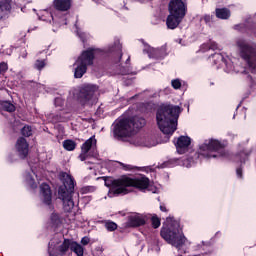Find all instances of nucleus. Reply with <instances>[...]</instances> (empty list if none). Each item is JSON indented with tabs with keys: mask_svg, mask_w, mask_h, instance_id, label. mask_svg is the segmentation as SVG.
<instances>
[{
	"mask_svg": "<svg viewBox=\"0 0 256 256\" xmlns=\"http://www.w3.org/2000/svg\"><path fill=\"white\" fill-rule=\"evenodd\" d=\"M73 247V240L69 238H64L63 242L61 245L58 246L57 251L59 252L60 255H66L67 251H71Z\"/></svg>",
	"mask_w": 256,
	"mask_h": 256,
	"instance_id": "21",
	"label": "nucleus"
},
{
	"mask_svg": "<svg viewBox=\"0 0 256 256\" xmlns=\"http://www.w3.org/2000/svg\"><path fill=\"white\" fill-rule=\"evenodd\" d=\"M63 148L66 151H75L77 149V142L71 139H67L63 141Z\"/></svg>",
	"mask_w": 256,
	"mask_h": 256,
	"instance_id": "25",
	"label": "nucleus"
},
{
	"mask_svg": "<svg viewBox=\"0 0 256 256\" xmlns=\"http://www.w3.org/2000/svg\"><path fill=\"white\" fill-rule=\"evenodd\" d=\"M148 55L151 59H165V56L167 55V48H152L149 50Z\"/></svg>",
	"mask_w": 256,
	"mask_h": 256,
	"instance_id": "18",
	"label": "nucleus"
},
{
	"mask_svg": "<svg viewBox=\"0 0 256 256\" xmlns=\"http://www.w3.org/2000/svg\"><path fill=\"white\" fill-rule=\"evenodd\" d=\"M90 242H91V238L90 237L84 236L81 239V244L84 245V246H87V244L90 243Z\"/></svg>",
	"mask_w": 256,
	"mask_h": 256,
	"instance_id": "40",
	"label": "nucleus"
},
{
	"mask_svg": "<svg viewBox=\"0 0 256 256\" xmlns=\"http://www.w3.org/2000/svg\"><path fill=\"white\" fill-rule=\"evenodd\" d=\"M215 15L217 19H225V8H216Z\"/></svg>",
	"mask_w": 256,
	"mask_h": 256,
	"instance_id": "32",
	"label": "nucleus"
},
{
	"mask_svg": "<svg viewBox=\"0 0 256 256\" xmlns=\"http://www.w3.org/2000/svg\"><path fill=\"white\" fill-rule=\"evenodd\" d=\"M236 175L238 179H243V168L241 167L236 168Z\"/></svg>",
	"mask_w": 256,
	"mask_h": 256,
	"instance_id": "38",
	"label": "nucleus"
},
{
	"mask_svg": "<svg viewBox=\"0 0 256 256\" xmlns=\"http://www.w3.org/2000/svg\"><path fill=\"white\" fill-rule=\"evenodd\" d=\"M2 108L4 111H7V113H15V105L9 101H5L2 103Z\"/></svg>",
	"mask_w": 256,
	"mask_h": 256,
	"instance_id": "29",
	"label": "nucleus"
},
{
	"mask_svg": "<svg viewBox=\"0 0 256 256\" xmlns=\"http://www.w3.org/2000/svg\"><path fill=\"white\" fill-rule=\"evenodd\" d=\"M53 8L56 11H60L61 13H65L71 9L73 5V0H53Z\"/></svg>",
	"mask_w": 256,
	"mask_h": 256,
	"instance_id": "17",
	"label": "nucleus"
},
{
	"mask_svg": "<svg viewBox=\"0 0 256 256\" xmlns=\"http://www.w3.org/2000/svg\"><path fill=\"white\" fill-rule=\"evenodd\" d=\"M200 51H201V53H207V51H211L209 42L202 44L200 46Z\"/></svg>",
	"mask_w": 256,
	"mask_h": 256,
	"instance_id": "35",
	"label": "nucleus"
},
{
	"mask_svg": "<svg viewBox=\"0 0 256 256\" xmlns=\"http://www.w3.org/2000/svg\"><path fill=\"white\" fill-rule=\"evenodd\" d=\"M101 51L102 50L99 48L90 47L82 51L80 57H78L76 61L82 63V65H86V67H91L95 61V55H97V53H101Z\"/></svg>",
	"mask_w": 256,
	"mask_h": 256,
	"instance_id": "10",
	"label": "nucleus"
},
{
	"mask_svg": "<svg viewBox=\"0 0 256 256\" xmlns=\"http://www.w3.org/2000/svg\"><path fill=\"white\" fill-rule=\"evenodd\" d=\"M71 251L75 253V255L77 256L85 255V248L81 244H79L77 241L72 242Z\"/></svg>",
	"mask_w": 256,
	"mask_h": 256,
	"instance_id": "23",
	"label": "nucleus"
},
{
	"mask_svg": "<svg viewBox=\"0 0 256 256\" xmlns=\"http://www.w3.org/2000/svg\"><path fill=\"white\" fill-rule=\"evenodd\" d=\"M16 151L18 152L20 159H27V155H29V143L25 137H19L17 139Z\"/></svg>",
	"mask_w": 256,
	"mask_h": 256,
	"instance_id": "16",
	"label": "nucleus"
},
{
	"mask_svg": "<svg viewBox=\"0 0 256 256\" xmlns=\"http://www.w3.org/2000/svg\"><path fill=\"white\" fill-rule=\"evenodd\" d=\"M150 216L145 214H135L128 216V221L126 223L127 227H143L149 221Z\"/></svg>",
	"mask_w": 256,
	"mask_h": 256,
	"instance_id": "11",
	"label": "nucleus"
},
{
	"mask_svg": "<svg viewBox=\"0 0 256 256\" xmlns=\"http://www.w3.org/2000/svg\"><path fill=\"white\" fill-rule=\"evenodd\" d=\"M209 59H212L214 65H221V63H224L225 56H223V53H217L215 52L211 56H209Z\"/></svg>",
	"mask_w": 256,
	"mask_h": 256,
	"instance_id": "24",
	"label": "nucleus"
},
{
	"mask_svg": "<svg viewBox=\"0 0 256 256\" xmlns=\"http://www.w3.org/2000/svg\"><path fill=\"white\" fill-rule=\"evenodd\" d=\"M162 167H166V166H165V164H163V166H162Z\"/></svg>",
	"mask_w": 256,
	"mask_h": 256,
	"instance_id": "50",
	"label": "nucleus"
},
{
	"mask_svg": "<svg viewBox=\"0 0 256 256\" xmlns=\"http://www.w3.org/2000/svg\"><path fill=\"white\" fill-rule=\"evenodd\" d=\"M74 78L81 79L85 73H87V67L85 64H82L79 61H75L74 63Z\"/></svg>",
	"mask_w": 256,
	"mask_h": 256,
	"instance_id": "19",
	"label": "nucleus"
},
{
	"mask_svg": "<svg viewBox=\"0 0 256 256\" xmlns=\"http://www.w3.org/2000/svg\"><path fill=\"white\" fill-rule=\"evenodd\" d=\"M224 147L221 141L211 138L200 145V155L206 159H221L225 155Z\"/></svg>",
	"mask_w": 256,
	"mask_h": 256,
	"instance_id": "6",
	"label": "nucleus"
},
{
	"mask_svg": "<svg viewBox=\"0 0 256 256\" xmlns=\"http://www.w3.org/2000/svg\"><path fill=\"white\" fill-rule=\"evenodd\" d=\"M9 71V65L6 62L0 63V75H5Z\"/></svg>",
	"mask_w": 256,
	"mask_h": 256,
	"instance_id": "33",
	"label": "nucleus"
},
{
	"mask_svg": "<svg viewBox=\"0 0 256 256\" xmlns=\"http://www.w3.org/2000/svg\"><path fill=\"white\" fill-rule=\"evenodd\" d=\"M162 167H166V166H165V164H163V166H162Z\"/></svg>",
	"mask_w": 256,
	"mask_h": 256,
	"instance_id": "51",
	"label": "nucleus"
},
{
	"mask_svg": "<svg viewBox=\"0 0 256 256\" xmlns=\"http://www.w3.org/2000/svg\"><path fill=\"white\" fill-rule=\"evenodd\" d=\"M168 11L170 15L184 19L187 15V4L183 0H171L168 4Z\"/></svg>",
	"mask_w": 256,
	"mask_h": 256,
	"instance_id": "9",
	"label": "nucleus"
},
{
	"mask_svg": "<svg viewBox=\"0 0 256 256\" xmlns=\"http://www.w3.org/2000/svg\"><path fill=\"white\" fill-rule=\"evenodd\" d=\"M82 39V43H85V41H87L83 36H81Z\"/></svg>",
	"mask_w": 256,
	"mask_h": 256,
	"instance_id": "46",
	"label": "nucleus"
},
{
	"mask_svg": "<svg viewBox=\"0 0 256 256\" xmlns=\"http://www.w3.org/2000/svg\"><path fill=\"white\" fill-rule=\"evenodd\" d=\"M20 3H29V0H19Z\"/></svg>",
	"mask_w": 256,
	"mask_h": 256,
	"instance_id": "45",
	"label": "nucleus"
},
{
	"mask_svg": "<svg viewBox=\"0 0 256 256\" xmlns=\"http://www.w3.org/2000/svg\"><path fill=\"white\" fill-rule=\"evenodd\" d=\"M22 137H31L33 136V127L29 125H24V127L20 131Z\"/></svg>",
	"mask_w": 256,
	"mask_h": 256,
	"instance_id": "28",
	"label": "nucleus"
},
{
	"mask_svg": "<svg viewBox=\"0 0 256 256\" xmlns=\"http://www.w3.org/2000/svg\"><path fill=\"white\" fill-rule=\"evenodd\" d=\"M174 145L179 155H185L187 149H189V145H191V138L189 136H180L177 138V141L174 142Z\"/></svg>",
	"mask_w": 256,
	"mask_h": 256,
	"instance_id": "14",
	"label": "nucleus"
},
{
	"mask_svg": "<svg viewBox=\"0 0 256 256\" xmlns=\"http://www.w3.org/2000/svg\"><path fill=\"white\" fill-rule=\"evenodd\" d=\"M208 43L210 45V51L219 50V44H217L216 42L210 40Z\"/></svg>",
	"mask_w": 256,
	"mask_h": 256,
	"instance_id": "37",
	"label": "nucleus"
},
{
	"mask_svg": "<svg viewBox=\"0 0 256 256\" xmlns=\"http://www.w3.org/2000/svg\"><path fill=\"white\" fill-rule=\"evenodd\" d=\"M233 119H235V115L233 116Z\"/></svg>",
	"mask_w": 256,
	"mask_h": 256,
	"instance_id": "52",
	"label": "nucleus"
},
{
	"mask_svg": "<svg viewBox=\"0 0 256 256\" xmlns=\"http://www.w3.org/2000/svg\"><path fill=\"white\" fill-rule=\"evenodd\" d=\"M55 101H56V102H57V101H60V99H59V98H57Z\"/></svg>",
	"mask_w": 256,
	"mask_h": 256,
	"instance_id": "48",
	"label": "nucleus"
},
{
	"mask_svg": "<svg viewBox=\"0 0 256 256\" xmlns=\"http://www.w3.org/2000/svg\"><path fill=\"white\" fill-rule=\"evenodd\" d=\"M149 183L150 180L147 177L131 178L122 176L121 178L112 180L110 185L105 182V185L106 187H110V195H113V197H119L133 193V190L129 189V187H134V189H139V191L149 189Z\"/></svg>",
	"mask_w": 256,
	"mask_h": 256,
	"instance_id": "2",
	"label": "nucleus"
},
{
	"mask_svg": "<svg viewBox=\"0 0 256 256\" xmlns=\"http://www.w3.org/2000/svg\"><path fill=\"white\" fill-rule=\"evenodd\" d=\"M213 19H214V16L209 14H206L203 17L204 23H206V25H209V26H211V23H213Z\"/></svg>",
	"mask_w": 256,
	"mask_h": 256,
	"instance_id": "34",
	"label": "nucleus"
},
{
	"mask_svg": "<svg viewBox=\"0 0 256 256\" xmlns=\"http://www.w3.org/2000/svg\"><path fill=\"white\" fill-rule=\"evenodd\" d=\"M129 61H131L130 57L127 58L126 63H129Z\"/></svg>",
	"mask_w": 256,
	"mask_h": 256,
	"instance_id": "47",
	"label": "nucleus"
},
{
	"mask_svg": "<svg viewBox=\"0 0 256 256\" xmlns=\"http://www.w3.org/2000/svg\"><path fill=\"white\" fill-rule=\"evenodd\" d=\"M60 177L64 179L63 185L58 188L59 199L63 201L64 210L68 213L71 212L75 207L73 201V193H75V179L73 176L66 174L65 172L60 173Z\"/></svg>",
	"mask_w": 256,
	"mask_h": 256,
	"instance_id": "4",
	"label": "nucleus"
},
{
	"mask_svg": "<svg viewBox=\"0 0 256 256\" xmlns=\"http://www.w3.org/2000/svg\"><path fill=\"white\" fill-rule=\"evenodd\" d=\"M253 153V148H246L240 152L236 157V161H240L241 165L245 164V161L249 159V156Z\"/></svg>",
	"mask_w": 256,
	"mask_h": 256,
	"instance_id": "22",
	"label": "nucleus"
},
{
	"mask_svg": "<svg viewBox=\"0 0 256 256\" xmlns=\"http://www.w3.org/2000/svg\"><path fill=\"white\" fill-rule=\"evenodd\" d=\"M181 115V107L173 104H162L156 111V123L164 135H173L177 131V121Z\"/></svg>",
	"mask_w": 256,
	"mask_h": 256,
	"instance_id": "1",
	"label": "nucleus"
},
{
	"mask_svg": "<svg viewBox=\"0 0 256 256\" xmlns=\"http://www.w3.org/2000/svg\"><path fill=\"white\" fill-rule=\"evenodd\" d=\"M113 125L115 139H125L137 135L147 125V120L140 116H129L118 118Z\"/></svg>",
	"mask_w": 256,
	"mask_h": 256,
	"instance_id": "3",
	"label": "nucleus"
},
{
	"mask_svg": "<svg viewBox=\"0 0 256 256\" xmlns=\"http://www.w3.org/2000/svg\"><path fill=\"white\" fill-rule=\"evenodd\" d=\"M13 9V0H0V21H7Z\"/></svg>",
	"mask_w": 256,
	"mask_h": 256,
	"instance_id": "15",
	"label": "nucleus"
},
{
	"mask_svg": "<svg viewBox=\"0 0 256 256\" xmlns=\"http://www.w3.org/2000/svg\"><path fill=\"white\" fill-rule=\"evenodd\" d=\"M148 217H150L149 219L151 220L153 229H159L161 227V219L157 217V214H153V216L148 214Z\"/></svg>",
	"mask_w": 256,
	"mask_h": 256,
	"instance_id": "27",
	"label": "nucleus"
},
{
	"mask_svg": "<svg viewBox=\"0 0 256 256\" xmlns=\"http://www.w3.org/2000/svg\"><path fill=\"white\" fill-rule=\"evenodd\" d=\"M237 47L242 61L246 63L247 70L256 73V44L240 39L237 41Z\"/></svg>",
	"mask_w": 256,
	"mask_h": 256,
	"instance_id": "5",
	"label": "nucleus"
},
{
	"mask_svg": "<svg viewBox=\"0 0 256 256\" xmlns=\"http://www.w3.org/2000/svg\"><path fill=\"white\" fill-rule=\"evenodd\" d=\"M174 219H175L174 217L169 216L166 218V221L167 223H173Z\"/></svg>",
	"mask_w": 256,
	"mask_h": 256,
	"instance_id": "43",
	"label": "nucleus"
},
{
	"mask_svg": "<svg viewBox=\"0 0 256 256\" xmlns=\"http://www.w3.org/2000/svg\"><path fill=\"white\" fill-rule=\"evenodd\" d=\"M93 145H97V139H95V136L90 137L88 140H86L82 146H81V153L78 156V159L81 161H87L89 157H91V154H89V151L93 148Z\"/></svg>",
	"mask_w": 256,
	"mask_h": 256,
	"instance_id": "12",
	"label": "nucleus"
},
{
	"mask_svg": "<svg viewBox=\"0 0 256 256\" xmlns=\"http://www.w3.org/2000/svg\"><path fill=\"white\" fill-rule=\"evenodd\" d=\"M160 235L165 242L169 243V245H173V247L177 249L183 247L185 244V240L179 235V226L175 224L163 226L160 230Z\"/></svg>",
	"mask_w": 256,
	"mask_h": 256,
	"instance_id": "7",
	"label": "nucleus"
},
{
	"mask_svg": "<svg viewBox=\"0 0 256 256\" xmlns=\"http://www.w3.org/2000/svg\"><path fill=\"white\" fill-rule=\"evenodd\" d=\"M104 227L107 229V231L113 232V231H117V223L111 221V220H107L105 221Z\"/></svg>",
	"mask_w": 256,
	"mask_h": 256,
	"instance_id": "31",
	"label": "nucleus"
},
{
	"mask_svg": "<svg viewBox=\"0 0 256 256\" xmlns=\"http://www.w3.org/2000/svg\"><path fill=\"white\" fill-rule=\"evenodd\" d=\"M181 21H183V18H181L180 16L170 14L166 19V25L168 29H177Z\"/></svg>",
	"mask_w": 256,
	"mask_h": 256,
	"instance_id": "20",
	"label": "nucleus"
},
{
	"mask_svg": "<svg viewBox=\"0 0 256 256\" xmlns=\"http://www.w3.org/2000/svg\"><path fill=\"white\" fill-rule=\"evenodd\" d=\"M97 91H99V87L95 84L84 85L78 93L79 103H81V105H88Z\"/></svg>",
	"mask_w": 256,
	"mask_h": 256,
	"instance_id": "8",
	"label": "nucleus"
},
{
	"mask_svg": "<svg viewBox=\"0 0 256 256\" xmlns=\"http://www.w3.org/2000/svg\"><path fill=\"white\" fill-rule=\"evenodd\" d=\"M47 66V60L43 59V60H36L34 63V69H37V71H43V69H45V67Z\"/></svg>",
	"mask_w": 256,
	"mask_h": 256,
	"instance_id": "30",
	"label": "nucleus"
},
{
	"mask_svg": "<svg viewBox=\"0 0 256 256\" xmlns=\"http://www.w3.org/2000/svg\"><path fill=\"white\" fill-rule=\"evenodd\" d=\"M228 17H231V11H229L228 9L225 10V19H227Z\"/></svg>",
	"mask_w": 256,
	"mask_h": 256,
	"instance_id": "42",
	"label": "nucleus"
},
{
	"mask_svg": "<svg viewBox=\"0 0 256 256\" xmlns=\"http://www.w3.org/2000/svg\"><path fill=\"white\" fill-rule=\"evenodd\" d=\"M120 165L122 166V168L124 169V171H133L135 168L131 165H127V164H123L120 163Z\"/></svg>",
	"mask_w": 256,
	"mask_h": 256,
	"instance_id": "39",
	"label": "nucleus"
},
{
	"mask_svg": "<svg viewBox=\"0 0 256 256\" xmlns=\"http://www.w3.org/2000/svg\"><path fill=\"white\" fill-rule=\"evenodd\" d=\"M40 193L42 196V203L47 205V207H51V205H53V193L51 192V186L47 183H42L40 185Z\"/></svg>",
	"mask_w": 256,
	"mask_h": 256,
	"instance_id": "13",
	"label": "nucleus"
},
{
	"mask_svg": "<svg viewBox=\"0 0 256 256\" xmlns=\"http://www.w3.org/2000/svg\"><path fill=\"white\" fill-rule=\"evenodd\" d=\"M123 57V54L120 55V59Z\"/></svg>",
	"mask_w": 256,
	"mask_h": 256,
	"instance_id": "49",
	"label": "nucleus"
},
{
	"mask_svg": "<svg viewBox=\"0 0 256 256\" xmlns=\"http://www.w3.org/2000/svg\"><path fill=\"white\" fill-rule=\"evenodd\" d=\"M160 211H162L163 213H167V211H169V210L167 209L165 204H160Z\"/></svg>",
	"mask_w": 256,
	"mask_h": 256,
	"instance_id": "41",
	"label": "nucleus"
},
{
	"mask_svg": "<svg viewBox=\"0 0 256 256\" xmlns=\"http://www.w3.org/2000/svg\"><path fill=\"white\" fill-rule=\"evenodd\" d=\"M50 223L52 225V227H55V229H57V227H61V217L59 216V214L57 213H52L50 216Z\"/></svg>",
	"mask_w": 256,
	"mask_h": 256,
	"instance_id": "26",
	"label": "nucleus"
},
{
	"mask_svg": "<svg viewBox=\"0 0 256 256\" xmlns=\"http://www.w3.org/2000/svg\"><path fill=\"white\" fill-rule=\"evenodd\" d=\"M171 85L173 87V89H181V80L179 79H174L171 81Z\"/></svg>",
	"mask_w": 256,
	"mask_h": 256,
	"instance_id": "36",
	"label": "nucleus"
},
{
	"mask_svg": "<svg viewBox=\"0 0 256 256\" xmlns=\"http://www.w3.org/2000/svg\"><path fill=\"white\" fill-rule=\"evenodd\" d=\"M228 65H229L228 72L233 71V65H231V64H228Z\"/></svg>",
	"mask_w": 256,
	"mask_h": 256,
	"instance_id": "44",
	"label": "nucleus"
}]
</instances>
